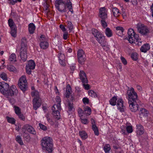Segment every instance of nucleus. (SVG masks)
<instances>
[{
	"instance_id": "obj_1",
	"label": "nucleus",
	"mask_w": 153,
	"mask_h": 153,
	"mask_svg": "<svg viewBox=\"0 0 153 153\" xmlns=\"http://www.w3.org/2000/svg\"><path fill=\"white\" fill-rule=\"evenodd\" d=\"M128 96L129 109L131 111L135 112L138 109L139 105L137 104V95L134 91V88L131 87L127 91Z\"/></svg>"
},
{
	"instance_id": "obj_2",
	"label": "nucleus",
	"mask_w": 153,
	"mask_h": 153,
	"mask_svg": "<svg viewBox=\"0 0 153 153\" xmlns=\"http://www.w3.org/2000/svg\"><path fill=\"white\" fill-rule=\"evenodd\" d=\"M41 142L42 149L48 152L49 153H52L53 147L52 139L49 137H45Z\"/></svg>"
},
{
	"instance_id": "obj_3",
	"label": "nucleus",
	"mask_w": 153,
	"mask_h": 153,
	"mask_svg": "<svg viewBox=\"0 0 153 153\" xmlns=\"http://www.w3.org/2000/svg\"><path fill=\"white\" fill-rule=\"evenodd\" d=\"M92 32L96 40L101 44L103 49L105 50L107 47L106 46V42L105 40V37L100 32L95 28L92 29Z\"/></svg>"
},
{
	"instance_id": "obj_4",
	"label": "nucleus",
	"mask_w": 153,
	"mask_h": 153,
	"mask_svg": "<svg viewBox=\"0 0 153 153\" xmlns=\"http://www.w3.org/2000/svg\"><path fill=\"white\" fill-rule=\"evenodd\" d=\"M128 36L125 38L127 39L130 43H133L135 41H137V38L139 37L138 35L136 33L132 28L128 29L127 33Z\"/></svg>"
},
{
	"instance_id": "obj_5",
	"label": "nucleus",
	"mask_w": 153,
	"mask_h": 153,
	"mask_svg": "<svg viewBox=\"0 0 153 153\" xmlns=\"http://www.w3.org/2000/svg\"><path fill=\"white\" fill-rule=\"evenodd\" d=\"M64 0H56L54 3L55 6L59 11L64 13L66 11V8L65 5Z\"/></svg>"
},
{
	"instance_id": "obj_6",
	"label": "nucleus",
	"mask_w": 153,
	"mask_h": 153,
	"mask_svg": "<svg viewBox=\"0 0 153 153\" xmlns=\"http://www.w3.org/2000/svg\"><path fill=\"white\" fill-rule=\"evenodd\" d=\"M18 85L23 92L27 90V85L25 76H22L20 78L18 81Z\"/></svg>"
},
{
	"instance_id": "obj_7",
	"label": "nucleus",
	"mask_w": 153,
	"mask_h": 153,
	"mask_svg": "<svg viewBox=\"0 0 153 153\" xmlns=\"http://www.w3.org/2000/svg\"><path fill=\"white\" fill-rule=\"evenodd\" d=\"M52 110L53 111L52 114L55 118L57 120L60 118V115L59 111L61 110V105L56 104L54 105L52 107Z\"/></svg>"
},
{
	"instance_id": "obj_8",
	"label": "nucleus",
	"mask_w": 153,
	"mask_h": 153,
	"mask_svg": "<svg viewBox=\"0 0 153 153\" xmlns=\"http://www.w3.org/2000/svg\"><path fill=\"white\" fill-rule=\"evenodd\" d=\"M22 132H27L33 135H36V133L34 128L28 124H25L24 125L22 128Z\"/></svg>"
},
{
	"instance_id": "obj_9",
	"label": "nucleus",
	"mask_w": 153,
	"mask_h": 153,
	"mask_svg": "<svg viewBox=\"0 0 153 153\" xmlns=\"http://www.w3.org/2000/svg\"><path fill=\"white\" fill-rule=\"evenodd\" d=\"M9 85L4 82H0V92L3 94H7L9 89Z\"/></svg>"
},
{
	"instance_id": "obj_10",
	"label": "nucleus",
	"mask_w": 153,
	"mask_h": 153,
	"mask_svg": "<svg viewBox=\"0 0 153 153\" xmlns=\"http://www.w3.org/2000/svg\"><path fill=\"white\" fill-rule=\"evenodd\" d=\"M7 91V94L11 96L16 95L18 93V91L16 87L14 85H12L10 88H9Z\"/></svg>"
},
{
	"instance_id": "obj_11",
	"label": "nucleus",
	"mask_w": 153,
	"mask_h": 153,
	"mask_svg": "<svg viewBox=\"0 0 153 153\" xmlns=\"http://www.w3.org/2000/svg\"><path fill=\"white\" fill-rule=\"evenodd\" d=\"M33 108L35 110H36L39 108L41 105V98H34L33 100Z\"/></svg>"
},
{
	"instance_id": "obj_12",
	"label": "nucleus",
	"mask_w": 153,
	"mask_h": 153,
	"mask_svg": "<svg viewBox=\"0 0 153 153\" xmlns=\"http://www.w3.org/2000/svg\"><path fill=\"white\" fill-rule=\"evenodd\" d=\"M99 16L101 18V20H106L107 19V14L105 7H102L100 9Z\"/></svg>"
},
{
	"instance_id": "obj_13",
	"label": "nucleus",
	"mask_w": 153,
	"mask_h": 153,
	"mask_svg": "<svg viewBox=\"0 0 153 153\" xmlns=\"http://www.w3.org/2000/svg\"><path fill=\"white\" fill-rule=\"evenodd\" d=\"M80 79L82 83H87L88 81L86 76V74L85 72L83 71H81L79 74Z\"/></svg>"
},
{
	"instance_id": "obj_14",
	"label": "nucleus",
	"mask_w": 153,
	"mask_h": 153,
	"mask_svg": "<svg viewBox=\"0 0 153 153\" xmlns=\"http://www.w3.org/2000/svg\"><path fill=\"white\" fill-rule=\"evenodd\" d=\"M64 1H65V7L68 8L71 13H73L74 11L73 9L72 3L70 1V0H64Z\"/></svg>"
},
{
	"instance_id": "obj_15",
	"label": "nucleus",
	"mask_w": 153,
	"mask_h": 153,
	"mask_svg": "<svg viewBox=\"0 0 153 153\" xmlns=\"http://www.w3.org/2000/svg\"><path fill=\"white\" fill-rule=\"evenodd\" d=\"M117 108L121 112L124 111L123 101L121 99H119L117 101Z\"/></svg>"
},
{
	"instance_id": "obj_16",
	"label": "nucleus",
	"mask_w": 153,
	"mask_h": 153,
	"mask_svg": "<svg viewBox=\"0 0 153 153\" xmlns=\"http://www.w3.org/2000/svg\"><path fill=\"white\" fill-rule=\"evenodd\" d=\"M20 56L22 60L23 61H25L27 57V50L25 49L20 50Z\"/></svg>"
},
{
	"instance_id": "obj_17",
	"label": "nucleus",
	"mask_w": 153,
	"mask_h": 153,
	"mask_svg": "<svg viewBox=\"0 0 153 153\" xmlns=\"http://www.w3.org/2000/svg\"><path fill=\"white\" fill-rule=\"evenodd\" d=\"M136 131L138 135L140 136L143 134V128L142 125L139 124L137 126Z\"/></svg>"
},
{
	"instance_id": "obj_18",
	"label": "nucleus",
	"mask_w": 153,
	"mask_h": 153,
	"mask_svg": "<svg viewBox=\"0 0 153 153\" xmlns=\"http://www.w3.org/2000/svg\"><path fill=\"white\" fill-rule=\"evenodd\" d=\"M27 41L26 37H24L22 38L21 40V48L20 50H22L23 49L27 50Z\"/></svg>"
},
{
	"instance_id": "obj_19",
	"label": "nucleus",
	"mask_w": 153,
	"mask_h": 153,
	"mask_svg": "<svg viewBox=\"0 0 153 153\" xmlns=\"http://www.w3.org/2000/svg\"><path fill=\"white\" fill-rule=\"evenodd\" d=\"M137 28L138 32L142 35H143V24L140 22L137 25Z\"/></svg>"
},
{
	"instance_id": "obj_20",
	"label": "nucleus",
	"mask_w": 153,
	"mask_h": 153,
	"mask_svg": "<svg viewBox=\"0 0 153 153\" xmlns=\"http://www.w3.org/2000/svg\"><path fill=\"white\" fill-rule=\"evenodd\" d=\"M44 2L43 3L42 5L43 6V9L45 11L47 12L49 10V3L51 1V0H45Z\"/></svg>"
},
{
	"instance_id": "obj_21",
	"label": "nucleus",
	"mask_w": 153,
	"mask_h": 153,
	"mask_svg": "<svg viewBox=\"0 0 153 153\" xmlns=\"http://www.w3.org/2000/svg\"><path fill=\"white\" fill-rule=\"evenodd\" d=\"M112 11L115 17H118L120 14L119 10L116 7H112Z\"/></svg>"
},
{
	"instance_id": "obj_22",
	"label": "nucleus",
	"mask_w": 153,
	"mask_h": 153,
	"mask_svg": "<svg viewBox=\"0 0 153 153\" xmlns=\"http://www.w3.org/2000/svg\"><path fill=\"white\" fill-rule=\"evenodd\" d=\"M41 41V42L40 43L39 45L41 48L45 49L48 48V43L47 42L42 41L41 39H40Z\"/></svg>"
},
{
	"instance_id": "obj_23",
	"label": "nucleus",
	"mask_w": 153,
	"mask_h": 153,
	"mask_svg": "<svg viewBox=\"0 0 153 153\" xmlns=\"http://www.w3.org/2000/svg\"><path fill=\"white\" fill-rule=\"evenodd\" d=\"M28 29L30 33L33 34L35 29V26L33 23H31L29 25Z\"/></svg>"
},
{
	"instance_id": "obj_24",
	"label": "nucleus",
	"mask_w": 153,
	"mask_h": 153,
	"mask_svg": "<svg viewBox=\"0 0 153 153\" xmlns=\"http://www.w3.org/2000/svg\"><path fill=\"white\" fill-rule=\"evenodd\" d=\"M66 93L65 94V97L68 98L69 97V96L71 91V88L69 84L67 85L66 86Z\"/></svg>"
},
{
	"instance_id": "obj_25",
	"label": "nucleus",
	"mask_w": 153,
	"mask_h": 153,
	"mask_svg": "<svg viewBox=\"0 0 153 153\" xmlns=\"http://www.w3.org/2000/svg\"><path fill=\"white\" fill-rule=\"evenodd\" d=\"M105 33L106 36L108 37H110L112 36L113 33L111 30L108 27L106 28Z\"/></svg>"
},
{
	"instance_id": "obj_26",
	"label": "nucleus",
	"mask_w": 153,
	"mask_h": 153,
	"mask_svg": "<svg viewBox=\"0 0 153 153\" xmlns=\"http://www.w3.org/2000/svg\"><path fill=\"white\" fill-rule=\"evenodd\" d=\"M35 66V64L34 61L30 60L28 62V64L26 66L32 69V70L34 69Z\"/></svg>"
},
{
	"instance_id": "obj_27",
	"label": "nucleus",
	"mask_w": 153,
	"mask_h": 153,
	"mask_svg": "<svg viewBox=\"0 0 153 153\" xmlns=\"http://www.w3.org/2000/svg\"><path fill=\"white\" fill-rule=\"evenodd\" d=\"M79 134V136L83 139H85L88 137L87 134L85 131H80Z\"/></svg>"
},
{
	"instance_id": "obj_28",
	"label": "nucleus",
	"mask_w": 153,
	"mask_h": 153,
	"mask_svg": "<svg viewBox=\"0 0 153 153\" xmlns=\"http://www.w3.org/2000/svg\"><path fill=\"white\" fill-rule=\"evenodd\" d=\"M31 96L33 97H34V98L39 99L40 98L39 97V94L38 91L35 90L31 92Z\"/></svg>"
},
{
	"instance_id": "obj_29",
	"label": "nucleus",
	"mask_w": 153,
	"mask_h": 153,
	"mask_svg": "<svg viewBox=\"0 0 153 153\" xmlns=\"http://www.w3.org/2000/svg\"><path fill=\"white\" fill-rule=\"evenodd\" d=\"M68 111H73L74 109L73 103L71 101L68 100Z\"/></svg>"
},
{
	"instance_id": "obj_30",
	"label": "nucleus",
	"mask_w": 153,
	"mask_h": 153,
	"mask_svg": "<svg viewBox=\"0 0 153 153\" xmlns=\"http://www.w3.org/2000/svg\"><path fill=\"white\" fill-rule=\"evenodd\" d=\"M11 30L10 31V34L12 36L14 37H16V36L17 28L16 27H11L10 28Z\"/></svg>"
},
{
	"instance_id": "obj_31",
	"label": "nucleus",
	"mask_w": 153,
	"mask_h": 153,
	"mask_svg": "<svg viewBox=\"0 0 153 153\" xmlns=\"http://www.w3.org/2000/svg\"><path fill=\"white\" fill-rule=\"evenodd\" d=\"M117 100V98L116 97H113L110 100H109L110 104L112 106H114L116 104V101Z\"/></svg>"
},
{
	"instance_id": "obj_32",
	"label": "nucleus",
	"mask_w": 153,
	"mask_h": 153,
	"mask_svg": "<svg viewBox=\"0 0 153 153\" xmlns=\"http://www.w3.org/2000/svg\"><path fill=\"white\" fill-rule=\"evenodd\" d=\"M146 117L147 120L150 121L151 117L150 114L149 113V111L146 109L144 108V116Z\"/></svg>"
},
{
	"instance_id": "obj_33",
	"label": "nucleus",
	"mask_w": 153,
	"mask_h": 153,
	"mask_svg": "<svg viewBox=\"0 0 153 153\" xmlns=\"http://www.w3.org/2000/svg\"><path fill=\"white\" fill-rule=\"evenodd\" d=\"M91 113V108L88 107L87 108H85L83 112V114H86L87 116L89 115Z\"/></svg>"
},
{
	"instance_id": "obj_34",
	"label": "nucleus",
	"mask_w": 153,
	"mask_h": 153,
	"mask_svg": "<svg viewBox=\"0 0 153 153\" xmlns=\"http://www.w3.org/2000/svg\"><path fill=\"white\" fill-rule=\"evenodd\" d=\"M23 137L25 140L27 142H29L30 140V135L26 132H22Z\"/></svg>"
},
{
	"instance_id": "obj_35",
	"label": "nucleus",
	"mask_w": 153,
	"mask_h": 153,
	"mask_svg": "<svg viewBox=\"0 0 153 153\" xmlns=\"http://www.w3.org/2000/svg\"><path fill=\"white\" fill-rule=\"evenodd\" d=\"M77 56L78 58L80 57H86V56L85 54L84 51L82 50H79L78 51L77 53Z\"/></svg>"
},
{
	"instance_id": "obj_36",
	"label": "nucleus",
	"mask_w": 153,
	"mask_h": 153,
	"mask_svg": "<svg viewBox=\"0 0 153 153\" xmlns=\"http://www.w3.org/2000/svg\"><path fill=\"white\" fill-rule=\"evenodd\" d=\"M7 69L10 71L16 72L17 70L14 66L12 65H8L7 67Z\"/></svg>"
},
{
	"instance_id": "obj_37",
	"label": "nucleus",
	"mask_w": 153,
	"mask_h": 153,
	"mask_svg": "<svg viewBox=\"0 0 153 153\" xmlns=\"http://www.w3.org/2000/svg\"><path fill=\"white\" fill-rule=\"evenodd\" d=\"M7 122L12 124H14L15 123L16 120L13 117H10L8 116L6 117Z\"/></svg>"
},
{
	"instance_id": "obj_38",
	"label": "nucleus",
	"mask_w": 153,
	"mask_h": 153,
	"mask_svg": "<svg viewBox=\"0 0 153 153\" xmlns=\"http://www.w3.org/2000/svg\"><path fill=\"white\" fill-rule=\"evenodd\" d=\"M8 23L10 28L16 27L13 20L12 19H10L8 20Z\"/></svg>"
},
{
	"instance_id": "obj_39",
	"label": "nucleus",
	"mask_w": 153,
	"mask_h": 153,
	"mask_svg": "<svg viewBox=\"0 0 153 153\" xmlns=\"http://www.w3.org/2000/svg\"><path fill=\"white\" fill-rule=\"evenodd\" d=\"M89 95L92 97H97V95L96 93L93 90H90L88 91Z\"/></svg>"
},
{
	"instance_id": "obj_40",
	"label": "nucleus",
	"mask_w": 153,
	"mask_h": 153,
	"mask_svg": "<svg viewBox=\"0 0 153 153\" xmlns=\"http://www.w3.org/2000/svg\"><path fill=\"white\" fill-rule=\"evenodd\" d=\"M92 128L94 132L95 135L98 136L99 135V132L98 127L96 126H92Z\"/></svg>"
},
{
	"instance_id": "obj_41",
	"label": "nucleus",
	"mask_w": 153,
	"mask_h": 153,
	"mask_svg": "<svg viewBox=\"0 0 153 153\" xmlns=\"http://www.w3.org/2000/svg\"><path fill=\"white\" fill-rule=\"evenodd\" d=\"M103 149L105 153H109L111 149L110 145L109 144L106 145L104 147Z\"/></svg>"
},
{
	"instance_id": "obj_42",
	"label": "nucleus",
	"mask_w": 153,
	"mask_h": 153,
	"mask_svg": "<svg viewBox=\"0 0 153 153\" xmlns=\"http://www.w3.org/2000/svg\"><path fill=\"white\" fill-rule=\"evenodd\" d=\"M126 127L127 134L131 133L132 132L133 130L132 126H127Z\"/></svg>"
},
{
	"instance_id": "obj_43",
	"label": "nucleus",
	"mask_w": 153,
	"mask_h": 153,
	"mask_svg": "<svg viewBox=\"0 0 153 153\" xmlns=\"http://www.w3.org/2000/svg\"><path fill=\"white\" fill-rule=\"evenodd\" d=\"M16 55L15 53H12L10 56L9 60L10 61H16Z\"/></svg>"
},
{
	"instance_id": "obj_44",
	"label": "nucleus",
	"mask_w": 153,
	"mask_h": 153,
	"mask_svg": "<svg viewBox=\"0 0 153 153\" xmlns=\"http://www.w3.org/2000/svg\"><path fill=\"white\" fill-rule=\"evenodd\" d=\"M78 58L79 62L81 64H84L86 60L85 57L84 56L78 57Z\"/></svg>"
},
{
	"instance_id": "obj_45",
	"label": "nucleus",
	"mask_w": 153,
	"mask_h": 153,
	"mask_svg": "<svg viewBox=\"0 0 153 153\" xmlns=\"http://www.w3.org/2000/svg\"><path fill=\"white\" fill-rule=\"evenodd\" d=\"M16 140L18 142L20 145H23V143L22 140V138L20 136H18L16 138Z\"/></svg>"
},
{
	"instance_id": "obj_46",
	"label": "nucleus",
	"mask_w": 153,
	"mask_h": 153,
	"mask_svg": "<svg viewBox=\"0 0 153 153\" xmlns=\"http://www.w3.org/2000/svg\"><path fill=\"white\" fill-rule=\"evenodd\" d=\"M14 108L15 113L17 115L21 113V109L19 107L15 106Z\"/></svg>"
},
{
	"instance_id": "obj_47",
	"label": "nucleus",
	"mask_w": 153,
	"mask_h": 153,
	"mask_svg": "<svg viewBox=\"0 0 153 153\" xmlns=\"http://www.w3.org/2000/svg\"><path fill=\"white\" fill-rule=\"evenodd\" d=\"M150 48V45L148 43L144 44V53H146L147 51L149 50Z\"/></svg>"
},
{
	"instance_id": "obj_48",
	"label": "nucleus",
	"mask_w": 153,
	"mask_h": 153,
	"mask_svg": "<svg viewBox=\"0 0 153 153\" xmlns=\"http://www.w3.org/2000/svg\"><path fill=\"white\" fill-rule=\"evenodd\" d=\"M68 27L70 31H71L73 30V25L71 22L68 21Z\"/></svg>"
},
{
	"instance_id": "obj_49",
	"label": "nucleus",
	"mask_w": 153,
	"mask_h": 153,
	"mask_svg": "<svg viewBox=\"0 0 153 153\" xmlns=\"http://www.w3.org/2000/svg\"><path fill=\"white\" fill-rule=\"evenodd\" d=\"M146 137L145 141H144V145H146V146L147 147L149 145V140L148 139V136L146 134H144V137Z\"/></svg>"
},
{
	"instance_id": "obj_50",
	"label": "nucleus",
	"mask_w": 153,
	"mask_h": 153,
	"mask_svg": "<svg viewBox=\"0 0 153 153\" xmlns=\"http://www.w3.org/2000/svg\"><path fill=\"white\" fill-rule=\"evenodd\" d=\"M121 132L122 134L124 135H127V132L126 130V127L125 126H122L121 127Z\"/></svg>"
},
{
	"instance_id": "obj_51",
	"label": "nucleus",
	"mask_w": 153,
	"mask_h": 153,
	"mask_svg": "<svg viewBox=\"0 0 153 153\" xmlns=\"http://www.w3.org/2000/svg\"><path fill=\"white\" fill-rule=\"evenodd\" d=\"M58 57L59 58V60H64L65 59V56L63 54H62L61 53H59L58 54Z\"/></svg>"
},
{
	"instance_id": "obj_52",
	"label": "nucleus",
	"mask_w": 153,
	"mask_h": 153,
	"mask_svg": "<svg viewBox=\"0 0 153 153\" xmlns=\"http://www.w3.org/2000/svg\"><path fill=\"white\" fill-rule=\"evenodd\" d=\"M131 57L133 60H137V54L136 53H133L131 55Z\"/></svg>"
},
{
	"instance_id": "obj_53",
	"label": "nucleus",
	"mask_w": 153,
	"mask_h": 153,
	"mask_svg": "<svg viewBox=\"0 0 153 153\" xmlns=\"http://www.w3.org/2000/svg\"><path fill=\"white\" fill-rule=\"evenodd\" d=\"M100 22L104 28H105L107 27V25L105 22V20H101Z\"/></svg>"
},
{
	"instance_id": "obj_54",
	"label": "nucleus",
	"mask_w": 153,
	"mask_h": 153,
	"mask_svg": "<svg viewBox=\"0 0 153 153\" xmlns=\"http://www.w3.org/2000/svg\"><path fill=\"white\" fill-rule=\"evenodd\" d=\"M143 109L142 108H140V111H139V117L142 119L143 117Z\"/></svg>"
},
{
	"instance_id": "obj_55",
	"label": "nucleus",
	"mask_w": 153,
	"mask_h": 153,
	"mask_svg": "<svg viewBox=\"0 0 153 153\" xmlns=\"http://www.w3.org/2000/svg\"><path fill=\"white\" fill-rule=\"evenodd\" d=\"M39 125L41 129L44 131H45L47 129V127L41 124V123H39Z\"/></svg>"
},
{
	"instance_id": "obj_56",
	"label": "nucleus",
	"mask_w": 153,
	"mask_h": 153,
	"mask_svg": "<svg viewBox=\"0 0 153 153\" xmlns=\"http://www.w3.org/2000/svg\"><path fill=\"white\" fill-rule=\"evenodd\" d=\"M0 77L2 79L5 80H6L7 79V75L4 73H3L1 74Z\"/></svg>"
},
{
	"instance_id": "obj_57",
	"label": "nucleus",
	"mask_w": 153,
	"mask_h": 153,
	"mask_svg": "<svg viewBox=\"0 0 153 153\" xmlns=\"http://www.w3.org/2000/svg\"><path fill=\"white\" fill-rule=\"evenodd\" d=\"M31 70H32V69H31V68L27 67H26V71L28 74L30 75L31 74Z\"/></svg>"
},
{
	"instance_id": "obj_58",
	"label": "nucleus",
	"mask_w": 153,
	"mask_h": 153,
	"mask_svg": "<svg viewBox=\"0 0 153 153\" xmlns=\"http://www.w3.org/2000/svg\"><path fill=\"white\" fill-rule=\"evenodd\" d=\"M56 102L57 103L56 105H61V99L59 96H56Z\"/></svg>"
},
{
	"instance_id": "obj_59",
	"label": "nucleus",
	"mask_w": 153,
	"mask_h": 153,
	"mask_svg": "<svg viewBox=\"0 0 153 153\" xmlns=\"http://www.w3.org/2000/svg\"><path fill=\"white\" fill-rule=\"evenodd\" d=\"M116 29L117 31H120L122 33H123L124 30L123 27L120 26H118L116 27Z\"/></svg>"
},
{
	"instance_id": "obj_60",
	"label": "nucleus",
	"mask_w": 153,
	"mask_h": 153,
	"mask_svg": "<svg viewBox=\"0 0 153 153\" xmlns=\"http://www.w3.org/2000/svg\"><path fill=\"white\" fill-rule=\"evenodd\" d=\"M82 101L84 104H88L89 102L88 99L86 97H84L82 99Z\"/></svg>"
},
{
	"instance_id": "obj_61",
	"label": "nucleus",
	"mask_w": 153,
	"mask_h": 153,
	"mask_svg": "<svg viewBox=\"0 0 153 153\" xmlns=\"http://www.w3.org/2000/svg\"><path fill=\"white\" fill-rule=\"evenodd\" d=\"M17 115L21 120L24 121L25 120V118L22 113Z\"/></svg>"
},
{
	"instance_id": "obj_62",
	"label": "nucleus",
	"mask_w": 153,
	"mask_h": 153,
	"mask_svg": "<svg viewBox=\"0 0 153 153\" xmlns=\"http://www.w3.org/2000/svg\"><path fill=\"white\" fill-rule=\"evenodd\" d=\"M121 59L122 62L124 65H126L127 64V61L124 57L123 56H121Z\"/></svg>"
},
{
	"instance_id": "obj_63",
	"label": "nucleus",
	"mask_w": 153,
	"mask_h": 153,
	"mask_svg": "<svg viewBox=\"0 0 153 153\" xmlns=\"http://www.w3.org/2000/svg\"><path fill=\"white\" fill-rule=\"evenodd\" d=\"M149 33V30L148 28L147 27L144 26V35L147 34Z\"/></svg>"
},
{
	"instance_id": "obj_64",
	"label": "nucleus",
	"mask_w": 153,
	"mask_h": 153,
	"mask_svg": "<svg viewBox=\"0 0 153 153\" xmlns=\"http://www.w3.org/2000/svg\"><path fill=\"white\" fill-rule=\"evenodd\" d=\"M68 32H65L63 34V38L64 40H66L68 38Z\"/></svg>"
}]
</instances>
